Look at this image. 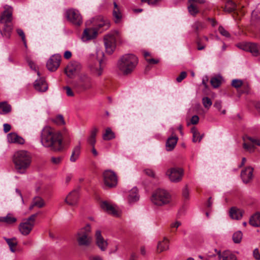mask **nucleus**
Instances as JSON below:
<instances>
[{
  "instance_id": "nucleus-6",
  "label": "nucleus",
  "mask_w": 260,
  "mask_h": 260,
  "mask_svg": "<svg viewBox=\"0 0 260 260\" xmlns=\"http://www.w3.org/2000/svg\"><path fill=\"white\" fill-rule=\"evenodd\" d=\"M151 201L155 205L163 206L170 202L171 196L166 190L158 189L152 195Z\"/></svg>"
},
{
  "instance_id": "nucleus-28",
  "label": "nucleus",
  "mask_w": 260,
  "mask_h": 260,
  "mask_svg": "<svg viewBox=\"0 0 260 260\" xmlns=\"http://www.w3.org/2000/svg\"><path fill=\"white\" fill-rule=\"evenodd\" d=\"M178 138L175 135L172 136L167 139L166 143V147L167 151H172L176 146Z\"/></svg>"
},
{
  "instance_id": "nucleus-32",
  "label": "nucleus",
  "mask_w": 260,
  "mask_h": 260,
  "mask_svg": "<svg viewBox=\"0 0 260 260\" xmlns=\"http://www.w3.org/2000/svg\"><path fill=\"white\" fill-rule=\"evenodd\" d=\"M169 248V241L166 238H164L162 241L158 242L157 244V251L161 252L168 250Z\"/></svg>"
},
{
  "instance_id": "nucleus-30",
  "label": "nucleus",
  "mask_w": 260,
  "mask_h": 260,
  "mask_svg": "<svg viewBox=\"0 0 260 260\" xmlns=\"http://www.w3.org/2000/svg\"><path fill=\"white\" fill-rule=\"evenodd\" d=\"M232 85L236 88H238L241 86H242L243 88H244L242 92L243 93H248L249 90V87L248 85H243V82L241 80L239 79H234L232 82Z\"/></svg>"
},
{
  "instance_id": "nucleus-41",
  "label": "nucleus",
  "mask_w": 260,
  "mask_h": 260,
  "mask_svg": "<svg viewBox=\"0 0 260 260\" xmlns=\"http://www.w3.org/2000/svg\"><path fill=\"white\" fill-rule=\"evenodd\" d=\"M221 77H214L211 79L210 83L214 88H217L220 86L221 84Z\"/></svg>"
},
{
  "instance_id": "nucleus-10",
  "label": "nucleus",
  "mask_w": 260,
  "mask_h": 260,
  "mask_svg": "<svg viewBox=\"0 0 260 260\" xmlns=\"http://www.w3.org/2000/svg\"><path fill=\"white\" fill-rule=\"evenodd\" d=\"M66 17L69 21L76 26H80L82 23V18L79 11L71 9L66 11Z\"/></svg>"
},
{
  "instance_id": "nucleus-42",
  "label": "nucleus",
  "mask_w": 260,
  "mask_h": 260,
  "mask_svg": "<svg viewBox=\"0 0 260 260\" xmlns=\"http://www.w3.org/2000/svg\"><path fill=\"white\" fill-rule=\"evenodd\" d=\"M236 4L232 0H229L226 2L225 5V9L228 12H232L236 10Z\"/></svg>"
},
{
  "instance_id": "nucleus-9",
  "label": "nucleus",
  "mask_w": 260,
  "mask_h": 260,
  "mask_svg": "<svg viewBox=\"0 0 260 260\" xmlns=\"http://www.w3.org/2000/svg\"><path fill=\"white\" fill-rule=\"evenodd\" d=\"M37 214L31 215L28 218L24 219L19 224V229L20 233L24 236L28 235L35 225V221Z\"/></svg>"
},
{
  "instance_id": "nucleus-12",
  "label": "nucleus",
  "mask_w": 260,
  "mask_h": 260,
  "mask_svg": "<svg viewBox=\"0 0 260 260\" xmlns=\"http://www.w3.org/2000/svg\"><path fill=\"white\" fill-rule=\"evenodd\" d=\"M104 184L109 187H113L117 184V177L112 171L106 170L103 173Z\"/></svg>"
},
{
  "instance_id": "nucleus-45",
  "label": "nucleus",
  "mask_w": 260,
  "mask_h": 260,
  "mask_svg": "<svg viewBox=\"0 0 260 260\" xmlns=\"http://www.w3.org/2000/svg\"><path fill=\"white\" fill-rule=\"evenodd\" d=\"M242 238V233L241 231L235 232L233 235V240L236 243H239Z\"/></svg>"
},
{
  "instance_id": "nucleus-13",
  "label": "nucleus",
  "mask_w": 260,
  "mask_h": 260,
  "mask_svg": "<svg viewBox=\"0 0 260 260\" xmlns=\"http://www.w3.org/2000/svg\"><path fill=\"white\" fill-rule=\"evenodd\" d=\"M90 22L92 24V28L97 31L100 29L106 30L110 27L109 21L101 16L93 18Z\"/></svg>"
},
{
  "instance_id": "nucleus-27",
  "label": "nucleus",
  "mask_w": 260,
  "mask_h": 260,
  "mask_svg": "<svg viewBox=\"0 0 260 260\" xmlns=\"http://www.w3.org/2000/svg\"><path fill=\"white\" fill-rule=\"evenodd\" d=\"M34 87L37 90L41 92H45L48 89L47 84L43 78L37 80L35 82Z\"/></svg>"
},
{
  "instance_id": "nucleus-31",
  "label": "nucleus",
  "mask_w": 260,
  "mask_h": 260,
  "mask_svg": "<svg viewBox=\"0 0 260 260\" xmlns=\"http://www.w3.org/2000/svg\"><path fill=\"white\" fill-rule=\"evenodd\" d=\"M102 60L97 61L94 66L90 67L91 71L96 76H100L103 73V68L102 67Z\"/></svg>"
},
{
  "instance_id": "nucleus-52",
  "label": "nucleus",
  "mask_w": 260,
  "mask_h": 260,
  "mask_svg": "<svg viewBox=\"0 0 260 260\" xmlns=\"http://www.w3.org/2000/svg\"><path fill=\"white\" fill-rule=\"evenodd\" d=\"M203 104L205 107L208 108L211 106L212 105V102L210 98L205 97L203 99Z\"/></svg>"
},
{
  "instance_id": "nucleus-51",
  "label": "nucleus",
  "mask_w": 260,
  "mask_h": 260,
  "mask_svg": "<svg viewBox=\"0 0 260 260\" xmlns=\"http://www.w3.org/2000/svg\"><path fill=\"white\" fill-rule=\"evenodd\" d=\"M62 159L63 157L62 156L52 157L51 158V161L52 163L54 165H59L61 163Z\"/></svg>"
},
{
  "instance_id": "nucleus-7",
  "label": "nucleus",
  "mask_w": 260,
  "mask_h": 260,
  "mask_svg": "<svg viewBox=\"0 0 260 260\" xmlns=\"http://www.w3.org/2000/svg\"><path fill=\"white\" fill-rule=\"evenodd\" d=\"M118 31H114L106 35L104 37V43L107 53L111 54L116 48V40L119 37Z\"/></svg>"
},
{
  "instance_id": "nucleus-23",
  "label": "nucleus",
  "mask_w": 260,
  "mask_h": 260,
  "mask_svg": "<svg viewBox=\"0 0 260 260\" xmlns=\"http://www.w3.org/2000/svg\"><path fill=\"white\" fill-rule=\"evenodd\" d=\"M253 169L251 167H247L243 170L241 173V176L244 183H248L252 178Z\"/></svg>"
},
{
  "instance_id": "nucleus-53",
  "label": "nucleus",
  "mask_w": 260,
  "mask_h": 260,
  "mask_svg": "<svg viewBox=\"0 0 260 260\" xmlns=\"http://www.w3.org/2000/svg\"><path fill=\"white\" fill-rule=\"evenodd\" d=\"M199 120V117L197 115H194L190 119V122H187V125H189L190 123L192 124H196L198 123Z\"/></svg>"
},
{
  "instance_id": "nucleus-29",
  "label": "nucleus",
  "mask_w": 260,
  "mask_h": 260,
  "mask_svg": "<svg viewBox=\"0 0 260 260\" xmlns=\"http://www.w3.org/2000/svg\"><path fill=\"white\" fill-rule=\"evenodd\" d=\"M138 190L137 187H134L129 191L127 200L129 203L132 204L137 202L139 200Z\"/></svg>"
},
{
  "instance_id": "nucleus-62",
  "label": "nucleus",
  "mask_w": 260,
  "mask_h": 260,
  "mask_svg": "<svg viewBox=\"0 0 260 260\" xmlns=\"http://www.w3.org/2000/svg\"><path fill=\"white\" fill-rule=\"evenodd\" d=\"M11 125L8 123H5L4 124V131L5 133H8L11 129Z\"/></svg>"
},
{
  "instance_id": "nucleus-22",
  "label": "nucleus",
  "mask_w": 260,
  "mask_h": 260,
  "mask_svg": "<svg viewBox=\"0 0 260 260\" xmlns=\"http://www.w3.org/2000/svg\"><path fill=\"white\" fill-rule=\"evenodd\" d=\"M8 142L10 143H17L19 144H23L25 140L21 137L19 136L16 133H11L7 136Z\"/></svg>"
},
{
  "instance_id": "nucleus-35",
  "label": "nucleus",
  "mask_w": 260,
  "mask_h": 260,
  "mask_svg": "<svg viewBox=\"0 0 260 260\" xmlns=\"http://www.w3.org/2000/svg\"><path fill=\"white\" fill-rule=\"evenodd\" d=\"M44 205V200L39 197H36L33 199L32 204L29 207V209L31 210L35 206L40 208L43 207Z\"/></svg>"
},
{
  "instance_id": "nucleus-43",
  "label": "nucleus",
  "mask_w": 260,
  "mask_h": 260,
  "mask_svg": "<svg viewBox=\"0 0 260 260\" xmlns=\"http://www.w3.org/2000/svg\"><path fill=\"white\" fill-rule=\"evenodd\" d=\"M0 109L6 113H8L11 111V106L6 102L0 103Z\"/></svg>"
},
{
  "instance_id": "nucleus-40",
  "label": "nucleus",
  "mask_w": 260,
  "mask_h": 260,
  "mask_svg": "<svg viewBox=\"0 0 260 260\" xmlns=\"http://www.w3.org/2000/svg\"><path fill=\"white\" fill-rule=\"evenodd\" d=\"M115 134L112 131L111 129L108 127L106 129L105 133L103 135V138L104 140L109 141L115 138Z\"/></svg>"
},
{
  "instance_id": "nucleus-26",
  "label": "nucleus",
  "mask_w": 260,
  "mask_h": 260,
  "mask_svg": "<svg viewBox=\"0 0 260 260\" xmlns=\"http://www.w3.org/2000/svg\"><path fill=\"white\" fill-rule=\"evenodd\" d=\"M244 211L243 210L236 207H232L230 210V216L233 219L239 220L243 216Z\"/></svg>"
},
{
  "instance_id": "nucleus-36",
  "label": "nucleus",
  "mask_w": 260,
  "mask_h": 260,
  "mask_svg": "<svg viewBox=\"0 0 260 260\" xmlns=\"http://www.w3.org/2000/svg\"><path fill=\"white\" fill-rule=\"evenodd\" d=\"M6 241L7 242V243L9 246L10 250L14 252L16 251V247L17 245L18 241L16 238H6L5 239Z\"/></svg>"
},
{
  "instance_id": "nucleus-24",
  "label": "nucleus",
  "mask_w": 260,
  "mask_h": 260,
  "mask_svg": "<svg viewBox=\"0 0 260 260\" xmlns=\"http://www.w3.org/2000/svg\"><path fill=\"white\" fill-rule=\"evenodd\" d=\"M78 69V65L77 63H70L65 69L66 75L70 78H72Z\"/></svg>"
},
{
  "instance_id": "nucleus-34",
  "label": "nucleus",
  "mask_w": 260,
  "mask_h": 260,
  "mask_svg": "<svg viewBox=\"0 0 260 260\" xmlns=\"http://www.w3.org/2000/svg\"><path fill=\"white\" fill-rule=\"evenodd\" d=\"M17 221L16 218H15L13 214L11 213L8 214L5 217H0V221L5 222L8 224H11L15 223Z\"/></svg>"
},
{
  "instance_id": "nucleus-16",
  "label": "nucleus",
  "mask_w": 260,
  "mask_h": 260,
  "mask_svg": "<svg viewBox=\"0 0 260 260\" xmlns=\"http://www.w3.org/2000/svg\"><path fill=\"white\" fill-rule=\"evenodd\" d=\"M95 236L96 245L101 251H105L107 248L108 244L107 240L104 239L102 236L101 231H96Z\"/></svg>"
},
{
  "instance_id": "nucleus-4",
  "label": "nucleus",
  "mask_w": 260,
  "mask_h": 260,
  "mask_svg": "<svg viewBox=\"0 0 260 260\" xmlns=\"http://www.w3.org/2000/svg\"><path fill=\"white\" fill-rule=\"evenodd\" d=\"M4 9V11L0 16V22L4 25V27L0 31L3 36L9 38L12 30V25L11 23L13 19V9L11 7L6 6Z\"/></svg>"
},
{
  "instance_id": "nucleus-20",
  "label": "nucleus",
  "mask_w": 260,
  "mask_h": 260,
  "mask_svg": "<svg viewBox=\"0 0 260 260\" xmlns=\"http://www.w3.org/2000/svg\"><path fill=\"white\" fill-rule=\"evenodd\" d=\"M97 31L93 28H88L84 29L82 40L84 42H86L95 38L97 35Z\"/></svg>"
},
{
  "instance_id": "nucleus-5",
  "label": "nucleus",
  "mask_w": 260,
  "mask_h": 260,
  "mask_svg": "<svg viewBox=\"0 0 260 260\" xmlns=\"http://www.w3.org/2000/svg\"><path fill=\"white\" fill-rule=\"evenodd\" d=\"M91 227L89 224L80 228L76 234V240L80 246L88 247L91 243Z\"/></svg>"
},
{
  "instance_id": "nucleus-64",
  "label": "nucleus",
  "mask_w": 260,
  "mask_h": 260,
  "mask_svg": "<svg viewBox=\"0 0 260 260\" xmlns=\"http://www.w3.org/2000/svg\"><path fill=\"white\" fill-rule=\"evenodd\" d=\"M89 260H103L101 256L99 255L91 256L89 257Z\"/></svg>"
},
{
  "instance_id": "nucleus-17",
  "label": "nucleus",
  "mask_w": 260,
  "mask_h": 260,
  "mask_svg": "<svg viewBox=\"0 0 260 260\" xmlns=\"http://www.w3.org/2000/svg\"><path fill=\"white\" fill-rule=\"evenodd\" d=\"M207 27V24L200 20H196L191 25L192 32L194 33L197 37H199L200 33L205 29Z\"/></svg>"
},
{
  "instance_id": "nucleus-60",
  "label": "nucleus",
  "mask_w": 260,
  "mask_h": 260,
  "mask_svg": "<svg viewBox=\"0 0 260 260\" xmlns=\"http://www.w3.org/2000/svg\"><path fill=\"white\" fill-rule=\"evenodd\" d=\"M160 0H141L142 3H147L149 5L155 4L157 2Z\"/></svg>"
},
{
  "instance_id": "nucleus-21",
  "label": "nucleus",
  "mask_w": 260,
  "mask_h": 260,
  "mask_svg": "<svg viewBox=\"0 0 260 260\" xmlns=\"http://www.w3.org/2000/svg\"><path fill=\"white\" fill-rule=\"evenodd\" d=\"M113 5L114 9L112 13L113 20L116 23H119L121 22L122 18V12L119 7L115 2L113 3Z\"/></svg>"
},
{
  "instance_id": "nucleus-38",
  "label": "nucleus",
  "mask_w": 260,
  "mask_h": 260,
  "mask_svg": "<svg viewBox=\"0 0 260 260\" xmlns=\"http://www.w3.org/2000/svg\"><path fill=\"white\" fill-rule=\"evenodd\" d=\"M98 132V129L96 128H93L91 132L89 137L87 139L88 143L90 144L92 146H94L96 143L95 137Z\"/></svg>"
},
{
  "instance_id": "nucleus-33",
  "label": "nucleus",
  "mask_w": 260,
  "mask_h": 260,
  "mask_svg": "<svg viewBox=\"0 0 260 260\" xmlns=\"http://www.w3.org/2000/svg\"><path fill=\"white\" fill-rule=\"evenodd\" d=\"M249 224L254 227L260 226V212H256L249 219Z\"/></svg>"
},
{
  "instance_id": "nucleus-46",
  "label": "nucleus",
  "mask_w": 260,
  "mask_h": 260,
  "mask_svg": "<svg viewBox=\"0 0 260 260\" xmlns=\"http://www.w3.org/2000/svg\"><path fill=\"white\" fill-rule=\"evenodd\" d=\"M16 31L18 34V35L21 37V40L23 43V44L25 48H27V44H26V40L25 38V36L24 34V32H23V30L20 28H18L16 30Z\"/></svg>"
},
{
  "instance_id": "nucleus-63",
  "label": "nucleus",
  "mask_w": 260,
  "mask_h": 260,
  "mask_svg": "<svg viewBox=\"0 0 260 260\" xmlns=\"http://www.w3.org/2000/svg\"><path fill=\"white\" fill-rule=\"evenodd\" d=\"M32 244V242L31 240L28 239L23 242V245L26 246H30Z\"/></svg>"
},
{
  "instance_id": "nucleus-37",
  "label": "nucleus",
  "mask_w": 260,
  "mask_h": 260,
  "mask_svg": "<svg viewBox=\"0 0 260 260\" xmlns=\"http://www.w3.org/2000/svg\"><path fill=\"white\" fill-rule=\"evenodd\" d=\"M191 132L192 134V141L194 143L200 142L204 137V134L200 135L198 129L195 127H193L191 129Z\"/></svg>"
},
{
  "instance_id": "nucleus-55",
  "label": "nucleus",
  "mask_w": 260,
  "mask_h": 260,
  "mask_svg": "<svg viewBox=\"0 0 260 260\" xmlns=\"http://www.w3.org/2000/svg\"><path fill=\"white\" fill-rule=\"evenodd\" d=\"M243 148L247 150L251 151L254 149V146L251 144H249L247 142H244L243 143Z\"/></svg>"
},
{
  "instance_id": "nucleus-58",
  "label": "nucleus",
  "mask_w": 260,
  "mask_h": 260,
  "mask_svg": "<svg viewBox=\"0 0 260 260\" xmlns=\"http://www.w3.org/2000/svg\"><path fill=\"white\" fill-rule=\"evenodd\" d=\"M253 257L256 260H260V253L258 248H255L252 252Z\"/></svg>"
},
{
  "instance_id": "nucleus-48",
  "label": "nucleus",
  "mask_w": 260,
  "mask_h": 260,
  "mask_svg": "<svg viewBox=\"0 0 260 260\" xmlns=\"http://www.w3.org/2000/svg\"><path fill=\"white\" fill-rule=\"evenodd\" d=\"M52 121L58 125L64 124V120L62 115H58L55 119H52Z\"/></svg>"
},
{
  "instance_id": "nucleus-39",
  "label": "nucleus",
  "mask_w": 260,
  "mask_h": 260,
  "mask_svg": "<svg viewBox=\"0 0 260 260\" xmlns=\"http://www.w3.org/2000/svg\"><path fill=\"white\" fill-rule=\"evenodd\" d=\"M80 149L79 145L76 146L74 148L70 157V160L71 161L75 162L77 160L80 154Z\"/></svg>"
},
{
  "instance_id": "nucleus-18",
  "label": "nucleus",
  "mask_w": 260,
  "mask_h": 260,
  "mask_svg": "<svg viewBox=\"0 0 260 260\" xmlns=\"http://www.w3.org/2000/svg\"><path fill=\"white\" fill-rule=\"evenodd\" d=\"M79 197V193L78 190H74L71 191L67 197L65 199V202L69 205H76L78 202Z\"/></svg>"
},
{
  "instance_id": "nucleus-3",
  "label": "nucleus",
  "mask_w": 260,
  "mask_h": 260,
  "mask_svg": "<svg viewBox=\"0 0 260 260\" xmlns=\"http://www.w3.org/2000/svg\"><path fill=\"white\" fill-rule=\"evenodd\" d=\"M138 57L133 54H126L122 56L118 60L117 67L123 75L131 74L138 63Z\"/></svg>"
},
{
  "instance_id": "nucleus-25",
  "label": "nucleus",
  "mask_w": 260,
  "mask_h": 260,
  "mask_svg": "<svg viewBox=\"0 0 260 260\" xmlns=\"http://www.w3.org/2000/svg\"><path fill=\"white\" fill-rule=\"evenodd\" d=\"M217 254L219 258L222 260H238L237 256L229 251H224L222 253L218 251Z\"/></svg>"
},
{
  "instance_id": "nucleus-54",
  "label": "nucleus",
  "mask_w": 260,
  "mask_h": 260,
  "mask_svg": "<svg viewBox=\"0 0 260 260\" xmlns=\"http://www.w3.org/2000/svg\"><path fill=\"white\" fill-rule=\"evenodd\" d=\"M187 74L185 72H182L178 77L176 78V81L178 82H181L184 79L186 78Z\"/></svg>"
},
{
  "instance_id": "nucleus-47",
  "label": "nucleus",
  "mask_w": 260,
  "mask_h": 260,
  "mask_svg": "<svg viewBox=\"0 0 260 260\" xmlns=\"http://www.w3.org/2000/svg\"><path fill=\"white\" fill-rule=\"evenodd\" d=\"M243 141L244 142H247V141H250L252 144H255L258 146H260V141L259 140L257 139H255L254 138H252L250 137H249L248 136H245L243 138Z\"/></svg>"
},
{
  "instance_id": "nucleus-49",
  "label": "nucleus",
  "mask_w": 260,
  "mask_h": 260,
  "mask_svg": "<svg viewBox=\"0 0 260 260\" xmlns=\"http://www.w3.org/2000/svg\"><path fill=\"white\" fill-rule=\"evenodd\" d=\"M218 31L219 33L224 37H225L226 38H230L231 37V35L229 32V31L221 26H220L218 27Z\"/></svg>"
},
{
  "instance_id": "nucleus-19",
  "label": "nucleus",
  "mask_w": 260,
  "mask_h": 260,
  "mask_svg": "<svg viewBox=\"0 0 260 260\" xmlns=\"http://www.w3.org/2000/svg\"><path fill=\"white\" fill-rule=\"evenodd\" d=\"M101 207L103 210L114 216L117 217L119 216L118 211L111 204L107 201L102 202L101 204Z\"/></svg>"
},
{
  "instance_id": "nucleus-8",
  "label": "nucleus",
  "mask_w": 260,
  "mask_h": 260,
  "mask_svg": "<svg viewBox=\"0 0 260 260\" xmlns=\"http://www.w3.org/2000/svg\"><path fill=\"white\" fill-rule=\"evenodd\" d=\"M73 86L78 92L89 90L92 87L91 79L86 75L81 76L78 81L74 83Z\"/></svg>"
},
{
  "instance_id": "nucleus-56",
  "label": "nucleus",
  "mask_w": 260,
  "mask_h": 260,
  "mask_svg": "<svg viewBox=\"0 0 260 260\" xmlns=\"http://www.w3.org/2000/svg\"><path fill=\"white\" fill-rule=\"evenodd\" d=\"M144 172L146 175H148V176L151 177H155V173L154 171L151 169H145L144 170Z\"/></svg>"
},
{
  "instance_id": "nucleus-57",
  "label": "nucleus",
  "mask_w": 260,
  "mask_h": 260,
  "mask_svg": "<svg viewBox=\"0 0 260 260\" xmlns=\"http://www.w3.org/2000/svg\"><path fill=\"white\" fill-rule=\"evenodd\" d=\"M182 195L183 197L186 199H188L189 198V191L187 185H186L183 189Z\"/></svg>"
},
{
  "instance_id": "nucleus-50",
  "label": "nucleus",
  "mask_w": 260,
  "mask_h": 260,
  "mask_svg": "<svg viewBox=\"0 0 260 260\" xmlns=\"http://www.w3.org/2000/svg\"><path fill=\"white\" fill-rule=\"evenodd\" d=\"M202 39L200 37H197V44L198 45V50H202L205 48L206 45H204L201 42Z\"/></svg>"
},
{
  "instance_id": "nucleus-1",
  "label": "nucleus",
  "mask_w": 260,
  "mask_h": 260,
  "mask_svg": "<svg viewBox=\"0 0 260 260\" xmlns=\"http://www.w3.org/2000/svg\"><path fill=\"white\" fill-rule=\"evenodd\" d=\"M62 137L59 133H55L50 126H46L42 129L41 142L46 147H50L55 151H60L63 148Z\"/></svg>"
},
{
  "instance_id": "nucleus-2",
  "label": "nucleus",
  "mask_w": 260,
  "mask_h": 260,
  "mask_svg": "<svg viewBox=\"0 0 260 260\" xmlns=\"http://www.w3.org/2000/svg\"><path fill=\"white\" fill-rule=\"evenodd\" d=\"M13 162L18 173L25 174L31 164V155L26 150L17 151L13 155Z\"/></svg>"
},
{
  "instance_id": "nucleus-15",
  "label": "nucleus",
  "mask_w": 260,
  "mask_h": 260,
  "mask_svg": "<svg viewBox=\"0 0 260 260\" xmlns=\"http://www.w3.org/2000/svg\"><path fill=\"white\" fill-rule=\"evenodd\" d=\"M61 56L58 54L52 55L48 59L46 67L48 70L51 72L55 71L60 66Z\"/></svg>"
},
{
  "instance_id": "nucleus-61",
  "label": "nucleus",
  "mask_w": 260,
  "mask_h": 260,
  "mask_svg": "<svg viewBox=\"0 0 260 260\" xmlns=\"http://www.w3.org/2000/svg\"><path fill=\"white\" fill-rule=\"evenodd\" d=\"M28 63L30 68L34 70L37 71V66L36 64L31 60H28L27 61Z\"/></svg>"
},
{
  "instance_id": "nucleus-44",
  "label": "nucleus",
  "mask_w": 260,
  "mask_h": 260,
  "mask_svg": "<svg viewBox=\"0 0 260 260\" xmlns=\"http://www.w3.org/2000/svg\"><path fill=\"white\" fill-rule=\"evenodd\" d=\"M190 5L188 6V10L189 13L193 16H196V15L199 12V10L197 7L193 4V3H189Z\"/></svg>"
},
{
  "instance_id": "nucleus-14",
  "label": "nucleus",
  "mask_w": 260,
  "mask_h": 260,
  "mask_svg": "<svg viewBox=\"0 0 260 260\" xmlns=\"http://www.w3.org/2000/svg\"><path fill=\"white\" fill-rule=\"evenodd\" d=\"M171 181L178 182L182 180L183 170L181 168H173L169 169L166 172Z\"/></svg>"
},
{
  "instance_id": "nucleus-59",
  "label": "nucleus",
  "mask_w": 260,
  "mask_h": 260,
  "mask_svg": "<svg viewBox=\"0 0 260 260\" xmlns=\"http://www.w3.org/2000/svg\"><path fill=\"white\" fill-rule=\"evenodd\" d=\"M64 89L66 90V94L68 96H73L74 95L73 91L70 87H64Z\"/></svg>"
},
{
  "instance_id": "nucleus-11",
  "label": "nucleus",
  "mask_w": 260,
  "mask_h": 260,
  "mask_svg": "<svg viewBox=\"0 0 260 260\" xmlns=\"http://www.w3.org/2000/svg\"><path fill=\"white\" fill-rule=\"evenodd\" d=\"M237 47L246 51L250 52L253 56L260 54V45L251 42H243L237 44Z\"/></svg>"
}]
</instances>
